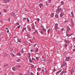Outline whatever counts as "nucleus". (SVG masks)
Masks as SVG:
<instances>
[{
    "instance_id": "obj_41",
    "label": "nucleus",
    "mask_w": 75,
    "mask_h": 75,
    "mask_svg": "<svg viewBox=\"0 0 75 75\" xmlns=\"http://www.w3.org/2000/svg\"><path fill=\"white\" fill-rule=\"evenodd\" d=\"M49 1V3H50L51 2V0H48Z\"/></svg>"
},
{
    "instance_id": "obj_21",
    "label": "nucleus",
    "mask_w": 75,
    "mask_h": 75,
    "mask_svg": "<svg viewBox=\"0 0 75 75\" xmlns=\"http://www.w3.org/2000/svg\"><path fill=\"white\" fill-rule=\"evenodd\" d=\"M8 66V64H5L4 65V67H7V66Z\"/></svg>"
},
{
    "instance_id": "obj_4",
    "label": "nucleus",
    "mask_w": 75,
    "mask_h": 75,
    "mask_svg": "<svg viewBox=\"0 0 75 75\" xmlns=\"http://www.w3.org/2000/svg\"><path fill=\"white\" fill-rule=\"evenodd\" d=\"M25 38H26V39H28V38H30V36H29V35L28 34H27V36H25Z\"/></svg>"
},
{
    "instance_id": "obj_55",
    "label": "nucleus",
    "mask_w": 75,
    "mask_h": 75,
    "mask_svg": "<svg viewBox=\"0 0 75 75\" xmlns=\"http://www.w3.org/2000/svg\"><path fill=\"white\" fill-rule=\"evenodd\" d=\"M28 28V31H30L31 30V28Z\"/></svg>"
},
{
    "instance_id": "obj_37",
    "label": "nucleus",
    "mask_w": 75,
    "mask_h": 75,
    "mask_svg": "<svg viewBox=\"0 0 75 75\" xmlns=\"http://www.w3.org/2000/svg\"><path fill=\"white\" fill-rule=\"evenodd\" d=\"M73 41H75V38H74L73 39Z\"/></svg>"
},
{
    "instance_id": "obj_51",
    "label": "nucleus",
    "mask_w": 75,
    "mask_h": 75,
    "mask_svg": "<svg viewBox=\"0 0 75 75\" xmlns=\"http://www.w3.org/2000/svg\"><path fill=\"white\" fill-rule=\"evenodd\" d=\"M20 25H19L18 26V28H20Z\"/></svg>"
},
{
    "instance_id": "obj_14",
    "label": "nucleus",
    "mask_w": 75,
    "mask_h": 75,
    "mask_svg": "<svg viewBox=\"0 0 75 75\" xmlns=\"http://www.w3.org/2000/svg\"><path fill=\"white\" fill-rule=\"evenodd\" d=\"M63 16H64V13H61L60 15V17H62Z\"/></svg>"
},
{
    "instance_id": "obj_49",
    "label": "nucleus",
    "mask_w": 75,
    "mask_h": 75,
    "mask_svg": "<svg viewBox=\"0 0 75 75\" xmlns=\"http://www.w3.org/2000/svg\"><path fill=\"white\" fill-rule=\"evenodd\" d=\"M4 11L5 12H7V11H6L5 10V9H4Z\"/></svg>"
},
{
    "instance_id": "obj_52",
    "label": "nucleus",
    "mask_w": 75,
    "mask_h": 75,
    "mask_svg": "<svg viewBox=\"0 0 75 75\" xmlns=\"http://www.w3.org/2000/svg\"><path fill=\"white\" fill-rule=\"evenodd\" d=\"M13 54L12 53H10V55H11V56H12V55H13Z\"/></svg>"
},
{
    "instance_id": "obj_33",
    "label": "nucleus",
    "mask_w": 75,
    "mask_h": 75,
    "mask_svg": "<svg viewBox=\"0 0 75 75\" xmlns=\"http://www.w3.org/2000/svg\"><path fill=\"white\" fill-rule=\"evenodd\" d=\"M20 59H18V60L17 61V62H20Z\"/></svg>"
},
{
    "instance_id": "obj_48",
    "label": "nucleus",
    "mask_w": 75,
    "mask_h": 75,
    "mask_svg": "<svg viewBox=\"0 0 75 75\" xmlns=\"http://www.w3.org/2000/svg\"><path fill=\"white\" fill-rule=\"evenodd\" d=\"M21 51L22 53H24V51H23V50H22Z\"/></svg>"
},
{
    "instance_id": "obj_42",
    "label": "nucleus",
    "mask_w": 75,
    "mask_h": 75,
    "mask_svg": "<svg viewBox=\"0 0 75 75\" xmlns=\"http://www.w3.org/2000/svg\"><path fill=\"white\" fill-rule=\"evenodd\" d=\"M36 59L37 61H38V57H36Z\"/></svg>"
},
{
    "instance_id": "obj_62",
    "label": "nucleus",
    "mask_w": 75,
    "mask_h": 75,
    "mask_svg": "<svg viewBox=\"0 0 75 75\" xmlns=\"http://www.w3.org/2000/svg\"><path fill=\"white\" fill-rule=\"evenodd\" d=\"M71 74H72V71H71Z\"/></svg>"
},
{
    "instance_id": "obj_27",
    "label": "nucleus",
    "mask_w": 75,
    "mask_h": 75,
    "mask_svg": "<svg viewBox=\"0 0 75 75\" xmlns=\"http://www.w3.org/2000/svg\"><path fill=\"white\" fill-rule=\"evenodd\" d=\"M65 66V64H63L62 65H61V67H64Z\"/></svg>"
},
{
    "instance_id": "obj_56",
    "label": "nucleus",
    "mask_w": 75,
    "mask_h": 75,
    "mask_svg": "<svg viewBox=\"0 0 75 75\" xmlns=\"http://www.w3.org/2000/svg\"><path fill=\"white\" fill-rule=\"evenodd\" d=\"M18 42H21V41L20 40H19L18 41Z\"/></svg>"
},
{
    "instance_id": "obj_17",
    "label": "nucleus",
    "mask_w": 75,
    "mask_h": 75,
    "mask_svg": "<svg viewBox=\"0 0 75 75\" xmlns=\"http://www.w3.org/2000/svg\"><path fill=\"white\" fill-rule=\"evenodd\" d=\"M12 69L14 71H15L16 70V68H15V67H13Z\"/></svg>"
},
{
    "instance_id": "obj_13",
    "label": "nucleus",
    "mask_w": 75,
    "mask_h": 75,
    "mask_svg": "<svg viewBox=\"0 0 75 75\" xmlns=\"http://www.w3.org/2000/svg\"><path fill=\"white\" fill-rule=\"evenodd\" d=\"M42 6H44V5H43V4H41L39 5V7H40V8H41V7Z\"/></svg>"
},
{
    "instance_id": "obj_34",
    "label": "nucleus",
    "mask_w": 75,
    "mask_h": 75,
    "mask_svg": "<svg viewBox=\"0 0 75 75\" xmlns=\"http://www.w3.org/2000/svg\"><path fill=\"white\" fill-rule=\"evenodd\" d=\"M29 61L30 62H31V63H32V60H31V59H29Z\"/></svg>"
},
{
    "instance_id": "obj_61",
    "label": "nucleus",
    "mask_w": 75,
    "mask_h": 75,
    "mask_svg": "<svg viewBox=\"0 0 75 75\" xmlns=\"http://www.w3.org/2000/svg\"><path fill=\"white\" fill-rule=\"evenodd\" d=\"M41 27H42V28H44V27L42 25H41Z\"/></svg>"
},
{
    "instance_id": "obj_26",
    "label": "nucleus",
    "mask_w": 75,
    "mask_h": 75,
    "mask_svg": "<svg viewBox=\"0 0 75 75\" xmlns=\"http://www.w3.org/2000/svg\"><path fill=\"white\" fill-rule=\"evenodd\" d=\"M17 55H18V56H20L21 55V54H20V53H18L17 54Z\"/></svg>"
},
{
    "instance_id": "obj_47",
    "label": "nucleus",
    "mask_w": 75,
    "mask_h": 75,
    "mask_svg": "<svg viewBox=\"0 0 75 75\" xmlns=\"http://www.w3.org/2000/svg\"><path fill=\"white\" fill-rule=\"evenodd\" d=\"M60 6H59L58 7L57 9H60Z\"/></svg>"
},
{
    "instance_id": "obj_54",
    "label": "nucleus",
    "mask_w": 75,
    "mask_h": 75,
    "mask_svg": "<svg viewBox=\"0 0 75 75\" xmlns=\"http://www.w3.org/2000/svg\"><path fill=\"white\" fill-rule=\"evenodd\" d=\"M27 21H28V22H29V19L28 18L27 19Z\"/></svg>"
},
{
    "instance_id": "obj_36",
    "label": "nucleus",
    "mask_w": 75,
    "mask_h": 75,
    "mask_svg": "<svg viewBox=\"0 0 75 75\" xmlns=\"http://www.w3.org/2000/svg\"><path fill=\"white\" fill-rule=\"evenodd\" d=\"M57 34L58 35H59V31H57Z\"/></svg>"
},
{
    "instance_id": "obj_63",
    "label": "nucleus",
    "mask_w": 75,
    "mask_h": 75,
    "mask_svg": "<svg viewBox=\"0 0 75 75\" xmlns=\"http://www.w3.org/2000/svg\"><path fill=\"white\" fill-rule=\"evenodd\" d=\"M37 75H40V74H38V72L37 73Z\"/></svg>"
},
{
    "instance_id": "obj_1",
    "label": "nucleus",
    "mask_w": 75,
    "mask_h": 75,
    "mask_svg": "<svg viewBox=\"0 0 75 75\" xmlns=\"http://www.w3.org/2000/svg\"><path fill=\"white\" fill-rule=\"evenodd\" d=\"M62 11V9L61 8H60V9H57V13H58L59 12H61Z\"/></svg>"
},
{
    "instance_id": "obj_31",
    "label": "nucleus",
    "mask_w": 75,
    "mask_h": 75,
    "mask_svg": "<svg viewBox=\"0 0 75 75\" xmlns=\"http://www.w3.org/2000/svg\"><path fill=\"white\" fill-rule=\"evenodd\" d=\"M32 61H35V59L34 58H32Z\"/></svg>"
},
{
    "instance_id": "obj_29",
    "label": "nucleus",
    "mask_w": 75,
    "mask_h": 75,
    "mask_svg": "<svg viewBox=\"0 0 75 75\" xmlns=\"http://www.w3.org/2000/svg\"><path fill=\"white\" fill-rule=\"evenodd\" d=\"M29 74H30V73L28 72V73H26L25 74L23 75H29Z\"/></svg>"
},
{
    "instance_id": "obj_45",
    "label": "nucleus",
    "mask_w": 75,
    "mask_h": 75,
    "mask_svg": "<svg viewBox=\"0 0 75 75\" xmlns=\"http://www.w3.org/2000/svg\"><path fill=\"white\" fill-rule=\"evenodd\" d=\"M36 45H37V44H35L34 45L33 47H35V46H36Z\"/></svg>"
},
{
    "instance_id": "obj_3",
    "label": "nucleus",
    "mask_w": 75,
    "mask_h": 75,
    "mask_svg": "<svg viewBox=\"0 0 75 75\" xmlns=\"http://www.w3.org/2000/svg\"><path fill=\"white\" fill-rule=\"evenodd\" d=\"M54 28L56 30H57H57H58V23H56Z\"/></svg>"
},
{
    "instance_id": "obj_53",
    "label": "nucleus",
    "mask_w": 75,
    "mask_h": 75,
    "mask_svg": "<svg viewBox=\"0 0 75 75\" xmlns=\"http://www.w3.org/2000/svg\"><path fill=\"white\" fill-rule=\"evenodd\" d=\"M30 75H34V74H33V73H30Z\"/></svg>"
},
{
    "instance_id": "obj_28",
    "label": "nucleus",
    "mask_w": 75,
    "mask_h": 75,
    "mask_svg": "<svg viewBox=\"0 0 75 75\" xmlns=\"http://www.w3.org/2000/svg\"><path fill=\"white\" fill-rule=\"evenodd\" d=\"M38 48H37L35 50V51L36 52H38Z\"/></svg>"
},
{
    "instance_id": "obj_19",
    "label": "nucleus",
    "mask_w": 75,
    "mask_h": 75,
    "mask_svg": "<svg viewBox=\"0 0 75 75\" xmlns=\"http://www.w3.org/2000/svg\"><path fill=\"white\" fill-rule=\"evenodd\" d=\"M23 29H22V31H24V30H26V28H23Z\"/></svg>"
},
{
    "instance_id": "obj_22",
    "label": "nucleus",
    "mask_w": 75,
    "mask_h": 75,
    "mask_svg": "<svg viewBox=\"0 0 75 75\" xmlns=\"http://www.w3.org/2000/svg\"><path fill=\"white\" fill-rule=\"evenodd\" d=\"M50 16L51 17H54V13H52Z\"/></svg>"
},
{
    "instance_id": "obj_23",
    "label": "nucleus",
    "mask_w": 75,
    "mask_h": 75,
    "mask_svg": "<svg viewBox=\"0 0 75 75\" xmlns=\"http://www.w3.org/2000/svg\"><path fill=\"white\" fill-rule=\"evenodd\" d=\"M64 3L63 2V1H62L61 2V5H64Z\"/></svg>"
},
{
    "instance_id": "obj_24",
    "label": "nucleus",
    "mask_w": 75,
    "mask_h": 75,
    "mask_svg": "<svg viewBox=\"0 0 75 75\" xmlns=\"http://www.w3.org/2000/svg\"><path fill=\"white\" fill-rule=\"evenodd\" d=\"M55 17L56 18H58L59 17H58V15H55Z\"/></svg>"
},
{
    "instance_id": "obj_58",
    "label": "nucleus",
    "mask_w": 75,
    "mask_h": 75,
    "mask_svg": "<svg viewBox=\"0 0 75 75\" xmlns=\"http://www.w3.org/2000/svg\"><path fill=\"white\" fill-rule=\"evenodd\" d=\"M30 51H31V52H33V51H34V50H30Z\"/></svg>"
},
{
    "instance_id": "obj_12",
    "label": "nucleus",
    "mask_w": 75,
    "mask_h": 75,
    "mask_svg": "<svg viewBox=\"0 0 75 75\" xmlns=\"http://www.w3.org/2000/svg\"><path fill=\"white\" fill-rule=\"evenodd\" d=\"M10 15L11 16H14V15H15V13H14L13 12H11L10 13Z\"/></svg>"
},
{
    "instance_id": "obj_60",
    "label": "nucleus",
    "mask_w": 75,
    "mask_h": 75,
    "mask_svg": "<svg viewBox=\"0 0 75 75\" xmlns=\"http://www.w3.org/2000/svg\"><path fill=\"white\" fill-rule=\"evenodd\" d=\"M7 33H9V30H7Z\"/></svg>"
},
{
    "instance_id": "obj_7",
    "label": "nucleus",
    "mask_w": 75,
    "mask_h": 75,
    "mask_svg": "<svg viewBox=\"0 0 75 75\" xmlns=\"http://www.w3.org/2000/svg\"><path fill=\"white\" fill-rule=\"evenodd\" d=\"M8 54L6 53H5L3 54V57H7Z\"/></svg>"
},
{
    "instance_id": "obj_44",
    "label": "nucleus",
    "mask_w": 75,
    "mask_h": 75,
    "mask_svg": "<svg viewBox=\"0 0 75 75\" xmlns=\"http://www.w3.org/2000/svg\"><path fill=\"white\" fill-rule=\"evenodd\" d=\"M41 34H42L44 35V34H43V32H42V31H41Z\"/></svg>"
},
{
    "instance_id": "obj_64",
    "label": "nucleus",
    "mask_w": 75,
    "mask_h": 75,
    "mask_svg": "<svg viewBox=\"0 0 75 75\" xmlns=\"http://www.w3.org/2000/svg\"><path fill=\"white\" fill-rule=\"evenodd\" d=\"M73 51H75V48L73 49Z\"/></svg>"
},
{
    "instance_id": "obj_43",
    "label": "nucleus",
    "mask_w": 75,
    "mask_h": 75,
    "mask_svg": "<svg viewBox=\"0 0 75 75\" xmlns=\"http://www.w3.org/2000/svg\"><path fill=\"white\" fill-rule=\"evenodd\" d=\"M8 20L9 21H10V18H8Z\"/></svg>"
},
{
    "instance_id": "obj_40",
    "label": "nucleus",
    "mask_w": 75,
    "mask_h": 75,
    "mask_svg": "<svg viewBox=\"0 0 75 75\" xmlns=\"http://www.w3.org/2000/svg\"><path fill=\"white\" fill-rule=\"evenodd\" d=\"M53 71H54V72H55L56 71V69H55V68H54V69Z\"/></svg>"
},
{
    "instance_id": "obj_46",
    "label": "nucleus",
    "mask_w": 75,
    "mask_h": 75,
    "mask_svg": "<svg viewBox=\"0 0 75 75\" xmlns=\"http://www.w3.org/2000/svg\"><path fill=\"white\" fill-rule=\"evenodd\" d=\"M62 72L63 73V74H64V73H66L65 71H63Z\"/></svg>"
},
{
    "instance_id": "obj_50",
    "label": "nucleus",
    "mask_w": 75,
    "mask_h": 75,
    "mask_svg": "<svg viewBox=\"0 0 75 75\" xmlns=\"http://www.w3.org/2000/svg\"><path fill=\"white\" fill-rule=\"evenodd\" d=\"M12 55L13 57H15V55H14V54H13V53L12 54Z\"/></svg>"
},
{
    "instance_id": "obj_25",
    "label": "nucleus",
    "mask_w": 75,
    "mask_h": 75,
    "mask_svg": "<svg viewBox=\"0 0 75 75\" xmlns=\"http://www.w3.org/2000/svg\"><path fill=\"white\" fill-rule=\"evenodd\" d=\"M50 31H51V30L50 29L48 30L47 31L48 33L49 34V33L50 32Z\"/></svg>"
},
{
    "instance_id": "obj_30",
    "label": "nucleus",
    "mask_w": 75,
    "mask_h": 75,
    "mask_svg": "<svg viewBox=\"0 0 75 75\" xmlns=\"http://www.w3.org/2000/svg\"><path fill=\"white\" fill-rule=\"evenodd\" d=\"M56 30L57 32H58V31H59V28H58V29H56Z\"/></svg>"
},
{
    "instance_id": "obj_32",
    "label": "nucleus",
    "mask_w": 75,
    "mask_h": 75,
    "mask_svg": "<svg viewBox=\"0 0 75 75\" xmlns=\"http://www.w3.org/2000/svg\"><path fill=\"white\" fill-rule=\"evenodd\" d=\"M41 69L40 68H38L37 69L38 71H40V70Z\"/></svg>"
},
{
    "instance_id": "obj_35",
    "label": "nucleus",
    "mask_w": 75,
    "mask_h": 75,
    "mask_svg": "<svg viewBox=\"0 0 75 75\" xmlns=\"http://www.w3.org/2000/svg\"><path fill=\"white\" fill-rule=\"evenodd\" d=\"M67 46H68V45L67 44L65 45V48H67Z\"/></svg>"
},
{
    "instance_id": "obj_2",
    "label": "nucleus",
    "mask_w": 75,
    "mask_h": 75,
    "mask_svg": "<svg viewBox=\"0 0 75 75\" xmlns=\"http://www.w3.org/2000/svg\"><path fill=\"white\" fill-rule=\"evenodd\" d=\"M71 27H74V22L72 20H71Z\"/></svg>"
},
{
    "instance_id": "obj_16",
    "label": "nucleus",
    "mask_w": 75,
    "mask_h": 75,
    "mask_svg": "<svg viewBox=\"0 0 75 75\" xmlns=\"http://www.w3.org/2000/svg\"><path fill=\"white\" fill-rule=\"evenodd\" d=\"M71 15L72 16V17H74V12L72 11H71Z\"/></svg>"
},
{
    "instance_id": "obj_38",
    "label": "nucleus",
    "mask_w": 75,
    "mask_h": 75,
    "mask_svg": "<svg viewBox=\"0 0 75 75\" xmlns=\"http://www.w3.org/2000/svg\"><path fill=\"white\" fill-rule=\"evenodd\" d=\"M64 41L66 43H68V42L67 40H65Z\"/></svg>"
},
{
    "instance_id": "obj_5",
    "label": "nucleus",
    "mask_w": 75,
    "mask_h": 75,
    "mask_svg": "<svg viewBox=\"0 0 75 75\" xmlns=\"http://www.w3.org/2000/svg\"><path fill=\"white\" fill-rule=\"evenodd\" d=\"M69 59H70V57H67L66 59H65L66 61H69Z\"/></svg>"
},
{
    "instance_id": "obj_6",
    "label": "nucleus",
    "mask_w": 75,
    "mask_h": 75,
    "mask_svg": "<svg viewBox=\"0 0 75 75\" xmlns=\"http://www.w3.org/2000/svg\"><path fill=\"white\" fill-rule=\"evenodd\" d=\"M70 30V28L69 27H67V33H68L69 30Z\"/></svg>"
},
{
    "instance_id": "obj_10",
    "label": "nucleus",
    "mask_w": 75,
    "mask_h": 75,
    "mask_svg": "<svg viewBox=\"0 0 75 75\" xmlns=\"http://www.w3.org/2000/svg\"><path fill=\"white\" fill-rule=\"evenodd\" d=\"M4 1L5 3H7L8 1H10V0H2Z\"/></svg>"
},
{
    "instance_id": "obj_11",
    "label": "nucleus",
    "mask_w": 75,
    "mask_h": 75,
    "mask_svg": "<svg viewBox=\"0 0 75 75\" xmlns=\"http://www.w3.org/2000/svg\"><path fill=\"white\" fill-rule=\"evenodd\" d=\"M61 71H62V70H61L59 71H57L56 73L57 75H58V74H59V73L61 72Z\"/></svg>"
},
{
    "instance_id": "obj_59",
    "label": "nucleus",
    "mask_w": 75,
    "mask_h": 75,
    "mask_svg": "<svg viewBox=\"0 0 75 75\" xmlns=\"http://www.w3.org/2000/svg\"><path fill=\"white\" fill-rule=\"evenodd\" d=\"M42 61H44V62H45V59L42 60Z\"/></svg>"
},
{
    "instance_id": "obj_18",
    "label": "nucleus",
    "mask_w": 75,
    "mask_h": 75,
    "mask_svg": "<svg viewBox=\"0 0 75 75\" xmlns=\"http://www.w3.org/2000/svg\"><path fill=\"white\" fill-rule=\"evenodd\" d=\"M67 33H67V36H68V37H69V36H71V35H72V34H69V35L68 34H67Z\"/></svg>"
},
{
    "instance_id": "obj_57",
    "label": "nucleus",
    "mask_w": 75,
    "mask_h": 75,
    "mask_svg": "<svg viewBox=\"0 0 75 75\" xmlns=\"http://www.w3.org/2000/svg\"><path fill=\"white\" fill-rule=\"evenodd\" d=\"M16 24H17V25H19V23H16Z\"/></svg>"
},
{
    "instance_id": "obj_15",
    "label": "nucleus",
    "mask_w": 75,
    "mask_h": 75,
    "mask_svg": "<svg viewBox=\"0 0 75 75\" xmlns=\"http://www.w3.org/2000/svg\"><path fill=\"white\" fill-rule=\"evenodd\" d=\"M42 30L43 31H44V32H46V29H45L44 28H42Z\"/></svg>"
},
{
    "instance_id": "obj_20",
    "label": "nucleus",
    "mask_w": 75,
    "mask_h": 75,
    "mask_svg": "<svg viewBox=\"0 0 75 75\" xmlns=\"http://www.w3.org/2000/svg\"><path fill=\"white\" fill-rule=\"evenodd\" d=\"M20 67H21L20 65H18L16 66V68H20Z\"/></svg>"
},
{
    "instance_id": "obj_39",
    "label": "nucleus",
    "mask_w": 75,
    "mask_h": 75,
    "mask_svg": "<svg viewBox=\"0 0 75 75\" xmlns=\"http://www.w3.org/2000/svg\"><path fill=\"white\" fill-rule=\"evenodd\" d=\"M63 73L62 72V71L61 72V73L60 74V75H62L63 74Z\"/></svg>"
},
{
    "instance_id": "obj_9",
    "label": "nucleus",
    "mask_w": 75,
    "mask_h": 75,
    "mask_svg": "<svg viewBox=\"0 0 75 75\" xmlns=\"http://www.w3.org/2000/svg\"><path fill=\"white\" fill-rule=\"evenodd\" d=\"M28 59H30L31 57V54L30 53L28 54Z\"/></svg>"
},
{
    "instance_id": "obj_8",
    "label": "nucleus",
    "mask_w": 75,
    "mask_h": 75,
    "mask_svg": "<svg viewBox=\"0 0 75 75\" xmlns=\"http://www.w3.org/2000/svg\"><path fill=\"white\" fill-rule=\"evenodd\" d=\"M14 40L15 41H17V40H18V38H17L14 37Z\"/></svg>"
}]
</instances>
